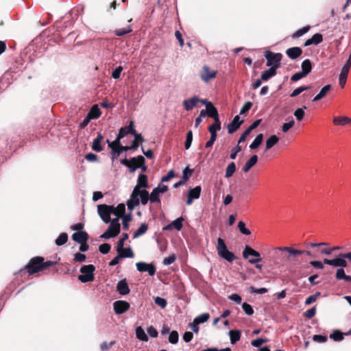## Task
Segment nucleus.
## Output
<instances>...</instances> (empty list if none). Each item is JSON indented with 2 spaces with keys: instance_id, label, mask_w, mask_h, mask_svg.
<instances>
[{
  "instance_id": "2f4dec72",
  "label": "nucleus",
  "mask_w": 351,
  "mask_h": 351,
  "mask_svg": "<svg viewBox=\"0 0 351 351\" xmlns=\"http://www.w3.org/2000/svg\"><path fill=\"white\" fill-rule=\"evenodd\" d=\"M147 176L145 174H140L138 178L137 184L134 189H141V188H147Z\"/></svg>"
},
{
  "instance_id": "f3484780",
  "label": "nucleus",
  "mask_w": 351,
  "mask_h": 351,
  "mask_svg": "<svg viewBox=\"0 0 351 351\" xmlns=\"http://www.w3.org/2000/svg\"><path fill=\"white\" fill-rule=\"evenodd\" d=\"M278 250L282 252H286L288 254L287 259L289 260L291 256H297L304 254L303 250L294 249L291 247H280Z\"/></svg>"
},
{
  "instance_id": "b1692460",
  "label": "nucleus",
  "mask_w": 351,
  "mask_h": 351,
  "mask_svg": "<svg viewBox=\"0 0 351 351\" xmlns=\"http://www.w3.org/2000/svg\"><path fill=\"white\" fill-rule=\"evenodd\" d=\"M184 221V219L180 217L173 221H172L171 223L165 226L163 230H169L172 229H176L177 230H180L182 228V221Z\"/></svg>"
},
{
  "instance_id": "603ef678",
  "label": "nucleus",
  "mask_w": 351,
  "mask_h": 351,
  "mask_svg": "<svg viewBox=\"0 0 351 351\" xmlns=\"http://www.w3.org/2000/svg\"><path fill=\"white\" fill-rule=\"evenodd\" d=\"M343 333L339 330H335L332 334L330 335V338L334 341H340L343 339Z\"/></svg>"
},
{
  "instance_id": "c9c22d12",
  "label": "nucleus",
  "mask_w": 351,
  "mask_h": 351,
  "mask_svg": "<svg viewBox=\"0 0 351 351\" xmlns=\"http://www.w3.org/2000/svg\"><path fill=\"white\" fill-rule=\"evenodd\" d=\"M302 72L306 75V76L311 73V69H312V64H311V62L310 61V60L308 59H306V60H304L302 63Z\"/></svg>"
},
{
  "instance_id": "5fc2aeb1",
  "label": "nucleus",
  "mask_w": 351,
  "mask_h": 351,
  "mask_svg": "<svg viewBox=\"0 0 351 351\" xmlns=\"http://www.w3.org/2000/svg\"><path fill=\"white\" fill-rule=\"evenodd\" d=\"M192 141H193V133H192V131L190 130V131H189L187 132L186 136V141H185V143H184V146H185V149H189V147L191 145Z\"/></svg>"
},
{
  "instance_id": "864d4df0",
  "label": "nucleus",
  "mask_w": 351,
  "mask_h": 351,
  "mask_svg": "<svg viewBox=\"0 0 351 351\" xmlns=\"http://www.w3.org/2000/svg\"><path fill=\"white\" fill-rule=\"evenodd\" d=\"M238 228L239 229L240 232L244 235H250L251 234L250 230L246 228L245 224L243 221H241L238 223Z\"/></svg>"
},
{
  "instance_id": "9b49d317",
  "label": "nucleus",
  "mask_w": 351,
  "mask_h": 351,
  "mask_svg": "<svg viewBox=\"0 0 351 351\" xmlns=\"http://www.w3.org/2000/svg\"><path fill=\"white\" fill-rule=\"evenodd\" d=\"M129 302L125 300H117L113 303L114 311L116 314H123L130 308Z\"/></svg>"
},
{
  "instance_id": "a19ab883",
  "label": "nucleus",
  "mask_w": 351,
  "mask_h": 351,
  "mask_svg": "<svg viewBox=\"0 0 351 351\" xmlns=\"http://www.w3.org/2000/svg\"><path fill=\"white\" fill-rule=\"evenodd\" d=\"M336 278L337 280H344L346 282H351V276L346 275L343 268L337 269Z\"/></svg>"
},
{
  "instance_id": "c756f323",
  "label": "nucleus",
  "mask_w": 351,
  "mask_h": 351,
  "mask_svg": "<svg viewBox=\"0 0 351 351\" xmlns=\"http://www.w3.org/2000/svg\"><path fill=\"white\" fill-rule=\"evenodd\" d=\"M117 251L121 258H133L134 256L130 247L124 248L122 247V249L117 248Z\"/></svg>"
},
{
  "instance_id": "3c124183",
  "label": "nucleus",
  "mask_w": 351,
  "mask_h": 351,
  "mask_svg": "<svg viewBox=\"0 0 351 351\" xmlns=\"http://www.w3.org/2000/svg\"><path fill=\"white\" fill-rule=\"evenodd\" d=\"M179 339V335L177 331L173 330L170 332L169 336V341L172 344L178 343Z\"/></svg>"
},
{
  "instance_id": "ea45409f",
  "label": "nucleus",
  "mask_w": 351,
  "mask_h": 351,
  "mask_svg": "<svg viewBox=\"0 0 351 351\" xmlns=\"http://www.w3.org/2000/svg\"><path fill=\"white\" fill-rule=\"evenodd\" d=\"M148 230V225L146 223H143L141 224L140 227L136 230V231L133 234V238L136 239L141 235L144 234Z\"/></svg>"
},
{
  "instance_id": "f257e3e1",
  "label": "nucleus",
  "mask_w": 351,
  "mask_h": 351,
  "mask_svg": "<svg viewBox=\"0 0 351 351\" xmlns=\"http://www.w3.org/2000/svg\"><path fill=\"white\" fill-rule=\"evenodd\" d=\"M58 261H47L42 256H35L32 258L29 263L25 265L24 269L29 275H34L43 271L49 267L58 264Z\"/></svg>"
},
{
  "instance_id": "4468645a",
  "label": "nucleus",
  "mask_w": 351,
  "mask_h": 351,
  "mask_svg": "<svg viewBox=\"0 0 351 351\" xmlns=\"http://www.w3.org/2000/svg\"><path fill=\"white\" fill-rule=\"evenodd\" d=\"M324 263L326 265H329L333 267H347V262L344 259V258L339 256V258H336L334 259H328L324 258Z\"/></svg>"
},
{
  "instance_id": "e2e57ef3",
  "label": "nucleus",
  "mask_w": 351,
  "mask_h": 351,
  "mask_svg": "<svg viewBox=\"0 0 351 351\" xmlns=\"http://www.w3.org/2000/svg\"><path fill=\"white\" fill-rule=\"evenodd\" d=\"M252 106V102L247 101V102L245 103V104L243 105V106L242 107V108L240 110V114H246L250 110Z\"/></svg>"
},
{
  "instance_id": "0eeeda50",
  "label": "nucleus",
  "mask_w": 351,
  "mask_h": 351,
  "mask_svg": "<svg viewBox=\"0 0 351 351\" xmlns=\"http://www.w3.org/2000/svg\"><path fill=\"white\" fill-rule=\"evenodd\" d=\"M243 256L245 259H249L250 264H256L261 261V254L248 245L245 246L243 251Z\"/></svg>"
},
{
  "instance_id": "a18cd8bd",
  "label": "nucleus",
  "mask_w": 351,
  "mask_h": 351,
  "mask_svg": "<svg viewBox=\"0 0 351 351\" xmlns=\"http://www.w3.org/2000/svg\"><path fill=\"white\" fill-rule=\"evenodd\" d=\"M210 318V315L208 313H202L196 317L194 320L196 324H200L207 322Z\"/></svg>"
},
{
  "instance_id": "58836bf2",
  "label": "nucleus",
  "mask_w": 351,
  "mask_h": 351,
  "mask_svg": "<svg viewBox=\"0 0 351 351\" xmlns=\"http://www.w3.org/2000/svg\"><path fill=\"white\" fill-rule=\"evenodd\" d=\"M229 335L230 338V342L232 344H234L241 339V332L238 330H232L229 332Z\"/></svg>"
},
{
  "instance_id": "412c9836",
  "label": "nucleus",
  "mask_w": 351,
  "mask_h": 351,
  "mask_svg": "<svg viewBox=\"0 0 351 351\" xmlns=\"http://www.w3.org/2000/svg\"><path fill=\"white\" fill-rule=\"evenodd\" d=\"M302 53V50L298 47H291L287 49L286 54L292 60L300 57Z\"/></svg>"
},
{
  "instance_id": "a211bd4d",
  "label": "nucleus",
  "mask_w": 351,
  "mask_h": 351,
  "mask_svg": "<svg viewBox=\"0 0 351 351\" xmlns=\"http://www.w3.org/2000/svg\"><path fill=\"white\" fill-rule=\"evenodd\" d=\"M117 291L119 294L125 295L130 293V289L126 279L120 280L117 285Z\"/></svg>"
},
{
  "instance_id": "6e6552de",
  "label": "nucleus",
  "mask_w": 351,
  "mask_h": 351,
  "mask_svg": "<svg viewBox=\"0 0 351 351\" xmlns=\"http://www.w3.org/2000/svg\"><path fill=\"white\" fill-rule=\"evenodd\" d=\"M121 163L127 166L131 172H134L137 168L145 163V158L142 156H138L130 160L125 159L122 160Z\"/></svg>"
},
{
  "instance_id": "e433bc0d",
  "label": "nucleus",
  "mask_w": 351,
  "mask_h": 351,
  "mask_svg": "<svg viewBox=\"0 0 351 351\" xmlns=\"http://www.w3.org/2000/svg\"><path fill=\"white\" fill-rule=\"evenodd\" d=\"M161 193H159L156 189H154L152 193L149 195V201L151 203H155L157 204H160V195Z\"/></svg>"
},
{
  "instance_id": "c85d7f7f",
  "label": "nucleus",
  "mask_w": 351,
  "mask_h": 351,
  "mask_svg": "<svg viewBox=\"0 0 351 351\" xmlns=\"http://www.w3.org/2000/svg\"><path fill=\"white\" fill-rule=\"evenodd\" d=\"M103 136L99 133L97 136L93 140L92 149L95 152H101L103 149L101 143L103 141Z\"/></svg>"
},
{
  "instance_id": "473e14b6",
  "label": "nucleus",
  "mask_w": 351,
  "mask_h": 351,
  "mask_svg": "<svg viewBox=\"0 0 351 351\" xmlns=\"http://www.w3.org/2000/svg\"><path fill=\"white\" fill-rule=\"evenodd\" d=\"M276 70L274 68L270 67L269 69L263 71L261 74V80L263 81H267L272 77L276 75Z\"/></svg>"
},
{
  "instance_id": "dca6fc26",
  "label": "nucleus",
  "mask_w": 351,
  "mask_h": 351,
  "mask_svg": "<svg viewBox=\"0 0 351 351\" xmlns=\"http://www.w3.org/2000/svg\"><path fill=\"white\" fill-rule=\"evenodd\" d=\"M136 130L134 128V122L131 121L128 126L122 127L119 129L118 136L119 138H124L126 135L131 134L133 135Z\"/></svg>"
},
{
  "instance_id": "09e8293b",
  "label": "nucleus",
  "mask_w": 351,
  "mask_h": 351,
  "mask_svg": "<svg viewBox=\"0 0 351 351\" xmlns=\"http://www.w3.org/2000/svg\"><path fill=\"white\" fill-rule=\"evenodd\" d=\"M310 29V26L309 25H307V26H305L298 30H297L293 34V38H298L302 36H303L304 34L307 33Z\"/></svg>"
},
{
  "instance_id": "79ce46f5",
  "label": "nucleus",
  "mask_w": 351,
  "mask_h": 351,
  "mask_svg": "<svg viewBox=\"0 0 351 351\" xmlns=\"http://www.w3.org/2000/svg\"><path fill=\"white\" fill-rule=\"evenodd\" d=\"M136 338L143 341H147L148 337L145 334L144 330L141 326H138L136 328Z\"/></svg>"
},
{
  "instance_id": "423d86ee",
  "label": "nucleus",
  "mask_w": 351,
  "mask_h": 351,
  "mask_svg": "<svg viewBox=\"0 0 351 351\" xmlns=\"http://www.w3.org/2000/svg\"><path fill=\"white\" fill-rule=\"evenodd\" d=\"M267 60V66L277 70L280 66V61L282 60V54L280 53H273L271 51H267L265 55Z\"/></svg>"
},
{
  "instance_id": "8fccbe9b",
  "label": "nucleus",
  "mask_w": 351,
  "mask_h": 351,
  "mask_svg": "<svg viewBox=\"0 0 351 351\" xmlns=\"http://www.w3.org/2000/svg\"><path fill=\"white\" fill-rule=\"evenodd\" d=\"M306 106H303V108H298L294 112V116L295 117V118L298 121H300L304 118V114H305L304 109H306Z\"/></svg>"
},
{
  "instance_id": "0e129e2a",
  "label": "nucleus",
  "mask_w": 351,
  "mask_h": 351,
  "mask_svg": "<svg viewBox=\"0 0 351 351\" xmlns=\"http://www.w3.org/2000/svg\"><path fill=\"white\" fill-rule=\"evenodd\" d=\"M319 295H320L319 293H317L316 294L310 295L309 297H308L306 298V300L305 301V304L306 305H310L313 302H315Z\"/></svg>"
},
{
  "instance_id": "f03ea898",
  "label": "nucleus",
  "mask_w": 351,
  "mask_h": 351,
  "mask_svg": "<svg viewBox=\"0 0 351 351\" xmlns=\"http://www.w3.org/2000/svg\"><path fill=\"white\" fill-rule=\"evenodd\" d=\"M141 199V203L143 205H146L149 200V194L145 189H134L130 199L127 202L128 208L130 210H132L136 206L139 205Z\"/></svg>"
},
{
  "instance_id": "cd10ccee",
  "label": "nucleus",
  "mask_w": 351,
  "mask_h": 351,
  "mask_svg": "<svg viewBox=\"0 0 351 351\" xmlns=\"http://www.w3.org/2000/svg\"><path fill=\"white\" fill-rule=\"evenodd\" d=\"M199 101H201L197 97H194L190 99L184 100L183 102V105L184 106L185 110H192L195 106H196Z\"/></svg>"
},
{
  "instance_id": "6ab92c4d",
  "label": "nucleus",
  "mask_w": 351,
  "mask_h": 351,
  "mask_svg": "<svg viewBox=\"0 0 351 351\" xmlns=\"http://www.w3.org/2000/svg\"><path fill=\"white\" fill-rule=\"evenodd\" d=\"M243 123V121H240V117L237 115L234 117L232 121L228 125V131L229 134H232L236 132Z\"/></svg>"
},
{
  "instance_id": "774afa93",
  "label": "nucleus",
  "mask_w": 351,
  "mask_h": 351,
  "mask_svg": "<svg viewBox=\"0 0 351 351\" xmlns=\"http://www.w3.org/2000/svg\"><path fill=\"white\" fill-rule=\"evenodd\" d=\"M315 313H316V308H315V306H313V308L307 310L304 313V315L306 318L311 319L315 316Z\"/></svg>"
},
{
  "instance_id": "9d476101",
  "label": "nucleus",
  "mask_w": 351,
  "mask_h": 351,
  "mask_svg": "<svg viewBox=\"0 0 351 351\" xmlns=\"http://www.w3.org/2000/svg\"><path fill=\"white\" fill-rule=\"evenodd\" d=\"M217 71L216 70L210 69V68L204 65L199 72L200 78L205 82H208L210 80L216 77Z\"/></svg>"
},
{
  "instance_id": "393cba45",
  "label": "nucleus",
  "mask_w": 351,
  "mask_h": 351,
  "mask_svg": "<svg viewBox=\"0 0 351 351\" xmlns=\"http://www.w3.org/2000/svg\"><path fill=\"white\" fill-rule=\"evenodd\" d=\"M210 133V136L217 138V132L221 130V121L219 119L214 121L213 123L211 124L208 128Z\"/></svg>"
},
{
  "instance_id": "f8f14e48",
  "label": "nucleus",
  "mask_w": 351,
  "mask_h": 351,
  "mask_svg": "<svg viewBox=\"0 0 351 351\" xmlns=\"http://www.w3.org/2000/svg\"><path fill=\"white\" fill-rule=\"evenodd\" d=\"M136 268L140 272H147L149 276H154L156 273V267L153 263L139 262L136 263Z\"/></svg>"
},
{
  "instance_id": "c03bdc74",
  "label": "nucleus",
  "mask_w": 351,
  "mask_h": 351,
  "mask_svg": "<svg viewBox=\"0 0 351 351\" xmlns=\"http://www.w3.org/2000/svg\"><path fill=\"white\" fill-rule=\"evenodd\" d=\"M68 241V235L65 232L61 233L56 240V244L58 246L65 244Z\"/></svg>"
},
{
  "instance_id": "4d7b16f0",
  "label": "nucleus",
  "mask_w": 351,
  "mask_h": 351,
  "mask_svg": "<svg viewBox=\"0 0 351 351\" xmlns=\"http://www.w3.org/2000/svg\"><path fill=\"white\" fill-rule=\"evenodd\" d=\"M155 304L161 307L162 308H164L166 307L167 303L165 299L160 298V297H156L154 299Z\"/></svg>"
},
{
  "instance_id": "7c9ffc66",
  "label": "nucleus",
  "mask_w": 351,
  "mask_h": 351,
  "mask_svg": "<svg viewBox=\"0 0 351 351\" xmlns=\"http://www.w3.org/2000/svg\"><path fill=\"white\" fill-rule=\"evenodd\" d=\"M257 161L258 156L256 155L252 156L243 167V171L245 173L248 172L250 169L256 164Z\"/></svg>"
},
{
  "instance_id": "2eb2a0df",
  "label": "nucleus",
  "mask_w": 351,
  "mask_h": 351,
  "mask_svg": "<svg viewBox=\"0 0 351 351\" xmlns=\"http://www.w3.org/2000/svg\"><path fill=\"white\" fill-rule=\"evenodd\" d=\"M201 102L206 104V113L208 117L213 118L214 121L219 119L217 110L211 102H206L204 100H201Z\"/></svg>"
},
{
  "instance_id": "ddd939ff",
  "label": "nucleus",
  "mask_w": 351,
  "mask_h": 351,
  "mask_svg": "<svg viewBox=\"0 0 351 351\" xmlns=\"http://www.w3.org/2000/svg\"><path fill=\"white\" fill-rule=\"evenodd\" d=\"M202 188L200 186H197L193 189H191L189 191L186 204L190 205L192 204L193 199H198L200 196Z\"/></svg>"
},
{
  "instance_id": "052dcab7",
  "label": "nucleus",
  "mask_w": 351,
  "mask_h": 351,
  "mask_svg": "<svg viewBox=\"0 0 351 351\" xmlns=\"http://www.w3.org/2000/svg\"><path fill=\"white\" fill-rule=\"evenodd\" d=\"M121 138H119V136L117 135L116 139L114 141L110 142L109 140L107 141V143L108 144V146L112 147H119L121 145Z\"/></svg>"
},
{
  "instance_id": "7ed1b4c3",
  "label": "nucleus",
  "mask_w": 351,
  "mask_h": 351,
  "mask_svg": "<svg viewBox=\"0 0 351 351\" xmlns=\"http://www.w3.org/2000/svg\"><path fill=\"white\" fill-rule=\"evenodd\" d=\"M216 249L218 253V255L225 259L226 261L232 263L236 258L234 253L230 252L227 246L225 243V241L223 239L219 238L217 239V243L216 245Z\"/></svg>"
},
{
  "instance_id": "f704fd0d",
  "label": "nucleus",
  "mask_w": 351,
  "mask_h": 351,
  "mask_svg": "<svg viewBox=\"0 0 351 351\" xmlns=\"http://www.w3.org/2000/svg\"><path fill=\"white\" fill-rule=\"evenodd\" d=\"M331 89L330 84L324 86L320 90V92L313 98V101H317L322 99L326 95L328 92Z\"/></svg>"
},
{
  "instance_id": "338daca9",
  "label": "nucleus",
  "mask_w": 351,
  "mask_h": 351,
  "mask_svg": "<svg viewBox=\"0 0 351 351\" xmlns=\"http://www.w3.org/2000/svg\"><path fill=\"white\" fill-rule=\"evenodd\" d=\"M191 173H192V170L190 169L189 167H186L183 171L182 180H184V182H186L189 180Z\"/></svg>"
},
{
  "instance_id": "13d9d810",
  "label": "nucleus",
  "mask_w": 351,
  "mask_h": 351,
  "mask_svg": "<svg viewBox=\"0 0 351 351\" xmlns=\"http://www.w3.org/2000/svg\"><path fill=\"white\" fill-rule=\"evenodd\" d=\"M243 310L247 315H252L254 313V310L252 306L246 302H244L242 305Z\"/></svg>"
},
{
  "instance_id": "4be33fe9",
  "label": "nucleus",
  "mask_w": 351,
  "mask_h": 351,
  "mask_svg": "<svg viewBox=\"0 0 351 351\" xmlns=\"http://www.w3.org/2000/svg\"><path fill=\"white\" fill-rule=\"evenodd\" d=\"M72 239L75 242L80 243H85L87 242L88 239V234L84 231H79L75 232L72 235Z\"/></svg>"
},
{
  "instance_id": "bb28decb",
  "label": "nucleus",
  "mask_w": 351,
  "mask_h": 351,
  "mask_svg": "<svg viewBox=\"0 0 351 351\" xmlns=\"http://www.w3.org/2000/svg\"><path fill=\"white\" fill-rule=\"evenodd\" d=\"M133 136L134 137V139L132 141V145H130V148H132V150H135L139 147V145L141 143L144 142L145 139L141 136V134L139 133H137L136 131L135 132V133L133 134Z\"/></svg>"
},
{
  "instance_id": "49530a36",
  "label": "nucleus",
  "mask_w": 351,
  "mask_h": 351,
  "mask_svg": "<svg viewBox=\"0 0 351 351\" xmlns=\"http://www.w3.org/2000/svg\"><path fill=\"white\" fill-rule=\"evenodd\" d=\"M235 170H236V166H235L234 162H230L228 165V167L226 169L225 177L228 178H230L231 176H232V175L235 172Z\"/></svg>"
},
{
  "instance_id": "4c0bfd02",
  "label": "nucleus",
  "mask_w": 351,
  "mask_h": 351,
  "mask_svg": "<svg viewBox=\"0 0 351 351\" xmlns=\"http://www.w3.org/2000/svg\"><path fill=\"white\" fill-rule=\"evenodd\" d=\"M125 211V206L124 204H119L117 207L114 206L112 215L117 216V218L124 215Z\"/></svg>"
},
{
  "instance_id": "bf43d9fd",
  "label": "nucleus",
  "mask_w": 351,
  "mask_h": 351,
  "mask_svg": "<svg viewBox=\"0 0 351 351\" xmlns=\"http://www.w3.org/2000/svg\"><path fill=\"white\" fill-rule=\"evenodd\" d=\"M128 239V234L127 233H123L121 235V237L119 240L117 245V248L122 249V247L124 246V242Z\"/></svg>"
},
{
  "instance_id": "37998d69",
  "label": "nucleus",
  "mask_w": 351,
  "mask_h": 351,
  "mask_svg": "<svg viewBox=\"0 0 351 351\" xmlns=\"http://www.w3.org/2000/svg\"><path fill=\"white\" fill-rule=\"evenodd\" d=\"M263 139V134H260L256 136L254 141L250 145L251 149H255L259 147V145L262 143Z\"/></svg>"
},
{
  "instance_id": "de8ad7c7",
  "label": "nucleus",
  "mask_w": 351,
  "mask_h": 351,
  "mask_svg": "<svg viewBox=\"0 0 351 351\" xmlns=\"http://www.w3.org/2000/svg\"><path fill=\"white\" fill-rule=\"evenodd\" d=\"M132 29L130 26H128L125 28L117 29L114 30V34L117 36H122L132 32Z\"/></svg>"
},
{
  "instance_id": "680f3d73",
  "label": "nucleus",
  "mask_w": 351,
  "mask_h": 351,
  "mask_svg": "<svg viewBox=\"0 0 351 351\" xmlns=\"http://www.w3.org/2000/svg\"><path fill=\"white\" fill-rule=\"evenodd\" d=\"M110 245H109L108 243H104L100 245L99 250L101 253L106 254L110 252Z\"/></svg>"
},
{
  "instance_id": "69168bd1",
  "label": "nucleus",
  "mask_w": 351,
  "mask_h": 351,
  "mask_svg": "<svg viewBox=\"0 0 351 351\" xmlns=\"http://www.w3.org/2000/svg\"><path fill=\"white\" fill-rule=\"evenodd\" d=\"M86 257L84 254L81 253H77L74 256L73 261L75 263H82L85 261Z\"/></svg>"
},
{
  "instance_id": "a878e982",
  "label": "nucleus",
  "mask_w": 351,
  "mask_h": 351,
  "mask_svg": "<svg viewBox=\"0 0 351 351\" xmlns=\"http://www.w3.org/2000/svg\"><path fill=\"white\" fill-rule=\"evenodd\" d=\"M101 110L99 109L98 105L95 104L90 109L87 115L88 116L89 119H97L101 116Z\"/></svg>"
},
{
  "instance_id": "6e6d98bb",
  "label": "nucleus",
  "mask_w": 351,
  "mask_h": 351,
  "mask_svg": "<svg viewBox=\"0 0 351 351\" xmlns=\"http://www.w3.org/2000/svg\"><path fill=\"white\" fill-rule=\"evenodd\" d=\"M309 88H310L309 86H304L298 87L291 93L290 96L291 97H295L298 96V95H300V93H302L303 91L307 90L308 89H309Z\"/></svg>"
},
{
  "instance_id": "aec40b11",
  "label": "nucleus",
  "mask_w": 351,
  "mask_h": 351,
  "mask_svg": "<svg viewBox=\"0 0 351 351\" xmlns=\"http://www.w3.org/2000/svg\"><path fill=\"white\" fill-rule=\"evenodd\" d=\"M323 41V36L317 33L314 34L311 38L307 39L304 43V46H310V45H317Z\"/></svg>"
},
{
  "instance_id": "20e7f679",
  "label": "nucleus",
  "mask_w": 351,
  "mask_h": 351,
  "mask_svg": "<svg viewBox=\"0 0 351 351\" xmlns=\"http://www.w3.org/2000/svg\"><path fill=\"white\" fill-rule=\"evenodd\" d=\"M121 230V226L119 223V218H115L110 221V226H108V228L107 230L104 232L101 237L102 239H108L110 238L115 237L117 236Z\"/></svg>"
},
{
  "instance_id": "5701e85b",
  "label": "nucleus",
  "mask_w": 351,
  "mask_h": 351,
  "mask_svg": "<svg viewBox=\"0 0 351 351\" xmlns=\"http://www.w3.org/2000/svg\"><path fill=\"white\" fill-rule=\"evenodd\" d=\"M351 123V119L346 116L335 117L332 123L336 126H345Z\"/></svg>"
},
{
  "instance_id": "39448f33",
  "label": "nucleus",
  "mask_w": 351,
  "mask_h": 351,
  "mask_svg": "<svg viewBox=\"0 0 351 351\" xmlns=\"http://www.w3.org/2000/svg\"><path fill=\"white\" fill-rule=\"evenodd\" d=\"M95 270V267L93 265H83L80 268L82 274L78 276V279L84 283L93 281Z\"/></svg>"
},
{
  "instance_id": "1a4fd4ad",
  "label": "nucleus",
  "mask_w": 351,
  "mask_h": 351,
  "mask_svg": "<svg viewBox=\"0 0 351 351\" xmlns=\"http://www.w3.org/2000/svg\"><path fill=\"white\" fill-rule=\"evenodd\" d=\"M113 210V206H108L106 204L98 206V213L105 223H109L110 221V215L112 214Z\"/></svg>"
},
{
  "instance_id": "72a5a7b5",
  "label": "nucleus",
  "mask_w": 351,
  "mask_h": 351,
  "mask_svg": "<svg viewBox=\"0 0 351 351\" xmlns=\"http://www.w3.org/2000/svg\"><path fill=\"white\" fill-rule=\"evenodd\" d=\"M279 141V138L274 134L269 136L266 141L265 150H269L272 148Z\"/></svg>"
}]
</instances>
